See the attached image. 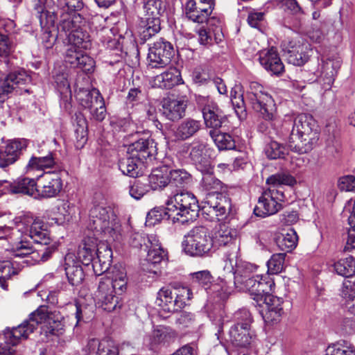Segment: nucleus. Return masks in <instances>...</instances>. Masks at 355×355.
<instances>
[{
	"label": "nucleus",
	"instance_id": "1",
	"mask_svg": "<svg viewBox=\"0 0 355 355\" xmlns=\"http://www.w3.org/2000/svg\"><path fill=\"white\" fill-rule=\"evenodd\" d=\"M40 324H42V333L46 336L62 334L63 323L55 319L53 314H49L46 307L40 306L30 315L28 320L12 329L6 330L5 336L7 343L14 346L21 340L27 339Z\"/></svg>",
	"mask_w": 355,
	"mask_h": 355
},
{
	"label": "nucleus",
	"instance_id": "2",
	"mask_svg": "<svg viewBox=\"0 0 355 355\" xmlns=\"http://www.w3.org/2000/svg\"><path fill=\"white\" fill-rule=\"evenodd\" d=\"M128 279L123 268H114L101 278L95 293L96 304L107 312L121 307L120 297L127 288Z\"/></svg>",
	"mask_w": 355,
	"mask_h": 355
},
{
	"label": "nucleus",
	"instance_id": "3",
	"mask_svg": "<svg viewBox=\"0 0 355 355\" xmlns=\"http://www.w3.org/2000/svg\"><path fill=\"white\" fill-rule=\"evenodd\" d=\"M99 202H94L89 211L90 220L94 228L100 232L107 241H119L121 238V224L113 209L107 205L101 195Z\"/></svg>",
	"mask_w": 355,
	"mask_h": 355
},
{
	"label": "nucleus",
	"instance_id": "4",
	"mask_svg": "<svg viewBox=\"0 0 355 355\" xmlns=\"http://www.w3.org/2000/svg\"><path fill=\"white\" fill-rule=\"evenodd\" d=\"M318 139L317 125L313 117L307 114L297 115L294 121L288 142L290 147L299 153L310 151Z\"/></svg>",
	"mask_w": 355,
	"mask_h": 355
},
{
	"label": "nucleus",
	"instance_id": "5",
	"mask_svg": "<svg viewBox=\"0 0 355 355\" xmlns=\"http://www.w3.org/2000/svg\"><path fill=\"white\" fill-rule=\"evenodd\" d=\"M198 204L196 198L189 192H181L171 198L166 207V214L173 222L184 223L198 216Z\"/></svg>",
	"mask_w": 355,
	"mask_h": 355
},
{
	"label": "nucleus",
	"instance_id": "6",
	"mask_svg": "<svg viewBox=\"0 0 355 355\" xmlns=\"http://www.w3.org/2000/svg\"><path fill=\"white\" fill-rule=\"evenodd\" d=\"M192 298L193 293L187 286L163 287L157 293L156 302L163 311L172 313L184 308Z\"/></svg>",
	"mask_w": 355,
	"mask_h": 355
},
{
	"label": "nucleus",
	"instance_id": "7",
	"mask_svg": "<svg viewBox=\"0 0 355 355\" xmlns=\"http://www.w3.org/2000/svg\"><path fill=\"white\" fill-rule=\"evenodd\" d=\"M184 252L191 257L209 256L214 249L213 239L209 230L204 226H198L191 230L182 241Z\"/></svg>",
	"mask_w": 355,
	"mask_h": 355
},
{
	"label": "nucleus",
	"instance_id": "8",
	"mask_svg": "<svg viewBox=\"0 0 355 355\" xmlns=\"http://www.w3.org/2000/svg\"><path fill=\"white\" fill-rule=\"evenodd\" d=\"M236 322L231 327L229 331L228 341L236 348H246L252 343L253 332L250 329L252 319L247 309H241L234 313Z\"/></svg>",
	"mask_w": 355,
	"mask_h": 355
},
{
	"label": "nucleus",
	"instance_id": "9",
	"mask_svg": "<svg viewBox=\"0 0 355 355\" xmlns=\"http://www.w3.org/2000/svg\"><path fill=\"white\" fill-rule=\"evenodd\" d=\"M37 247L32 250L30 242L26 240L25 237L16 238L13 248H10V252L14 257L27 258L24 261L27 263H30L28 258H31L35 263H40L47 261L56 249L55 244L44 245L42 243H37Z\"/></svg>",
	"mask_w": 355,
	"mask_h": 355
},
{
	"label": "nucleus",
	"instance_id": "10",
	"mask_svg": "<svg viewBox=\"0 0 355 355\" xmlns=\"http://www.w3.org/2000/svg\"><path fill=\"white\" fill-rule=\"evenodd\" d=\"M248 97L253 110L259 112L264 119L269 121L273 119L274 101L261 85L257 82L251 83Z\"/></svg>",
	"mask_w": 355,
	"mask_h": 355
},
{
	"label": "nucleus",
	"instance_id": "11",
	"mask_svg": "<svg viewBox=\"0 0 355 355\" xmlns=\"http://www.w3.org/2000/svg\"><path fill=\"white\" fill-rule=\"evenodd\" d=\"M214 7V0H189L185 6V15L189 20L195 23L208 22L210 25L220 24L219 19L209 18Z\"/></svg>",
	"mask_w": 355,
	"mask_h": 355
},
{
	"label": "nucleus",
	"instance_id": "12",
	"mask_svg": "<svg viewBox=\"0 0 355 355\" xmlns=\"http://www.w3.org/2000/svg\"><path fill=\"white\" fill-rule=\"evenodd\" d=\"M284 200V191H273L267 189L259 197L254 209V213L256 216L262 218L275 214L282 209V202Z\"/></svg>",
	"mask_w": 355,
	"mask_h": 355
},
{
	"label": "nucleus",
	"instance_id": "13",
	"mask_svg": "<svg viewBox=\"0 0 355 355\" xmlns=\"http://www.w3.org/2000/svg\"><path fill=\"white\" fill-rule=\"evenodd\" d=\"M340 65L341 60L338 55H332L327 58L322 57L321 62L318 64V69L314 71V74L324 90L331 88Z\"/></svg>",
	"mask_w": 355,
	"mask_h": 355
},
{
	"label": "nucleus",
	"instance_id": "14",
	"mask_svg": "<svg viewBox=\"0 0 355 355\" xmlns=\"http://www.w3.org/2000/svg\"><path fill=\"white\" fill-rule=\"evenodd\" d=\"M173 55L172 44L163 40L155 42L149 48L148 65L152 69L164 68L168 65Z\"/></svg>",
	"mask_w": 355,
	"mask_h": 355
},
{
	"label": "nucleus",
	"instance_id": "15",
	"mask_svg": "<svg viewBox=\"0 0 355 355\" xmlns=\"http://www.w3.org/2000/svg\"><path fill=\"white\" fill-rule=\"evenodd\" d=\"M30 80V77L24 71L9 73L0 85V103L4 102L13 92L19 94L28 92L26 85Z\"/></svg>",
	"mask_w": 355,
	"mask_h": 355
},
{
	"label": "nucleus",
	"instance_id": "16",
	"mask_svg": "<svg viewBox=\"0 0 355 355\" xmlns=\"http://www.w3.org/2000/svg\"><path fill=\"white\" fill-rule=\"evenodd\" d=\"M244 286L252 296L253 299L257 302L265 300V298L270 295V293L273 291L275 282L269 275H252V278L245 280Z\"/></svg>",
	"mask_w": 355,
	"mask_h": 355
},
{
	"label": "nucleus",
	"instance_id": "17",
	"mask_svg": "<svg viewBox=\"0 0 355 355\" xmlns=\"http://www.w3.org/2000/svg\"><path fill=\"white\" fill-rule=\"evenodd\" d=\"M284 46L288 54L289 62L294 65H302L309 60L311 51L310 44L300 36L295 35L286 42Z\"/></svg>",
	"mask_w": 355,
	"mask_h": 355
},
{
	"label": "nucleus",
	"instance_id": "18",
	"mask_svg": "<svg viewBox=\"0 0 355 355\" xmlns=\"http://www.w3.org/2000/svg\"><path fill=\"white\" fill-rule=\"evenodd\" d=\"M83 50L67 44L64 53V61L73 67L80 68L85 72H92L95 67V62L93 58L85 53Z\"/></svg>",
	"mask_w": 355,
	"mask_h": 355
},
{
	"label": "nucleus",
	"instance_id": "19",
	"mask_svg": "<svg viewBox=\"0 0 355 355\" xmlns=\"http://www.w3.org/2000/svg\"><path fill=\"white\" fill-rule=\"evenodd\" d=\"M31 222L27 215L19 216L14 218L9 222V225H0V239H6L9 240L11 248H13L15 239L22 238V232L27 230L26 226Z\"/></svg>",
	"mask_w": 355,
	"mask_h": 355
},
{
	"label": "nucleus",
	"instance_id": "20",
	"mask_svg": "<svg viewBox=\"0 0 355 355\" xmlns=\"http://www.w3.org/2000/svg\"><path fill=\"white\" fill-rule=\"evenodd\" d=\"M162 114L168 120L178 121L184 116L187 102L180 97L174 96L164 98L161 103Z\"/></svg>",
	"mask_w": 355,
	"mask_h": 355
},
{
	"label": "nucleus",
	"instance_id": "21",
	"mask_svg": "<svg viewBox=\"0 0 355 355\" xmlns=\"http://www.w3.org/2000/svg\"><path fill=\"white\" fill-rule=\"evenodd\" d=\"M61 27L64 31L69 32L67 44L85 50L91 47L92 43L89 34L82 28L76 27L72 20L70 19L64 20Z\"/></svg>",
	"mask_w": 355,
	"mask_h": 355
},
{
	"label": "nucleus",
	"instance_id": "22",
	"mask_svg": "<svg viewBox=\"0 0 355 355\" xmlns=\"http://www.w3.org/2000/svg\"><path fill=\"white\" fill-rule=\"evenodd\" d=\"M31 222L26 226L27 230L22 232L24 238H30L33 240L35 243H42L46 245L49 244H55L53 242L46 225L40 218L32 219L31 217L27 216Z\"/></svg>",
	"mask_w": 355,
	"mask_h": 355
},
{
	"label": "nucleus",
	"instance_id": "23",
	"mask_svg": "<svg viewBox=\"0 0 355 355\" xmlns=\"http://www.w3.org/2000/svg\"><path fill=\"white\" fill-rule=\"evenodd\" d=\"M205 204L204 209L213 211L218 220L225 218L232 207L230 199L220 193H209Z\"/></svg>",
	"mask_w": 355,
	"mask_h": 355
},
{
	"label": "nucleus",
	"instance_id": "24",
	"mask_svg": "<svg viewBox=\"0 0 355 355\" xmlns=\"http://www.w3.org/2000/svg\"><path fill=\"white\" fill-rule=\"evenodd\" d=\"M259 63L272 75L280 76L284 71V65L276 50L271 48L259 53Z\"/></svg>",
	"mask_w": 355,
	"mask_h": 355
},
{
	"label": "nucleus",
	"instance_id": "25",
	"mask_svg": "<svg viewBox=\"0 0 355 355\" xmlns=\"http://www.w3.org/2000/svg\"><path fill=\"white\" fill-rule=\"evenodd\" d=\"M95 256L92 268L96 275H101L108 270L112 262V252L107 243H97Z\"/></svg>",
	"mask_w": 355,
	"mask_h": 355
},
{
	"label": "nucleus",
	"instance_id": "26",
	"mask_svg": "<svg viewBox=\"0 0 355 355\" xmlns=\"http://www.w3.org/2000/svg\"><path fill=\"white\" fill-rule=\"evenodd\" d=\"M43 183L38 187L37 193L44 198L55 196L62 189V180L59 173L47 172L43 174Z\"/></svg>",
	"mask_w": 355,
	"mask_h": 355
},
{
	"label": "nucleus",
	"instance_id": "27",
	"mask_svg": "<svg viewBox=\"0 0 355 355\" xmlns=\"http://www.w3.org/2000/svg\"><path fill=\"white\" fill-rule=\"evenodd\" d=\"M182 83L180 72L175 67L169 68L166 71L154 76L150 81L153 87L166 89Z\"/></svg>",
	"mask_w": 355,
	"mask_h": 355
},
{
	"label": "nucleus",
	"instance_id": "28",
	"mask_svg": "<svg viewBox=\"0 0 355 355\" xmlns=\"http://www.w3.org/2000/svg\"><path fill=\"white\" fill-rule=\"evenodd\" d=\"M177 337V332L170 327L158 325L152 331L150 343L153 347L168 346L174 343Z\"/></svg>",
	"mask_w": 355,
	"mask_h": 355
},
{
	"label": "nucleus",
	"instance_id": "29",
	"mask_svg": "<svg viewBox=\"0 0 355 355\" xmlns=\"http://www.w3.org/2000/svg\"><path fill=\"white\" fill-rule=\"evenodd\" d=\"M265 310L263 318L266 323L273 324L279 322L283 313L282 301L277 297L268 295L265 298Z\"/></svg>",
	"mask_w": 355,
	"mask_h": 355
},
{
	"label": "nucleus",
	"instance_id": "30",
	"mask_svg": "<svg viewBox=\"0 0 355 355\" xmlns=\"http://www.w3.org/2000/svg\"><path fill=\"white\" fill-rule=\"evenodd\" d=\"M64 270L69 283L73 286L80 285L84 279V272L73 254H68L64 259Z\"/></svg>",
	"mask_w": 355,
	"mask_h": 355
},
{
	"label": "nucleus",
	"instance_id": "31",
	"mask_svg": "<svg viewBox=\"0 0 355 355\" xmlns=\"http://www.w3.org/2000/svg\"><path fill=\"white\" fill-rule=\"evenodd\" d=\"M202 115L205 124L211 130H217L223 123L221 110L214 102H209L202 108Z\"/></svg>",
	"mask_w": 355,
	"mask_h": 355
},
{
	"label": "nucleus",
	"instance_id": "32",
	"mask_svg": "<svg viewBox=\"0 0 355 355\" xmlns=\"http://www.w3.org/2000/svg\"><path fill=\"white\" fill-rule=\"evenodd\" d=\"M155 147L153 139L142 138L130 144L127 152L137 159L143 161L153 153Z\"/></svg>",
	"mask_w": 355,
	"mask_h": 355
},
{
	"label": "nucleus",
	"instance_id": "33",
	"mask_svg": "<svg viewBox=\"0 0 355 355\" xmlns=\"http://www.w3.org/2000/svg\"><path fill=\"white\" fill-rule=\"evenodd\" d=\"M211 236L213 239L214 248L226 246L235 241L237 232L225 224H220Z\"/></svg>",
	"mask_w": 355,
	"mask_h": 355
},
{
	"label": "nucleus",
	"instance_id": "34",
	"mask_svg": "<svg viewBox=\"0 0 355 355\" xmlns=\"http://www.w3.org/2000/svg\"><path fill=\"white\" fill-rule=\"evenodd\" d=\"M22 143L14 140L8 142L4 149L0 150V168H4L15 163L19 157Z\"/></svg>",
	"mask_w": 355,
	"mask_h": 355
},
{
	"label": "nucleus",
	"instance_id": "35",
	"mask_svg": "<svg viewBox=\"0 0 355 355\" xmlns=\"http://www.w3.org/2000/svg\"><path fill=\"white\" fill-rule=\"evenodd\" d=\"M200 128V121L187 118L177 126L174 136L178 140H186L195 135Z\"/></svg>",
	"mask_w": 355,
	"mask_h": 355
},
{
	"label": "nucleus",
	"instance_id": "36",
	"mask_svg": "<svg viewBox=\"0 0 355 355\" xmlns=\"http://www.w3.org/2000/svg\"><path fill=\"white\" fill-rule=\"evenodd\" d=\"M86 347L89 352H95L96 355H119L118 349L114 342L108 339H89Z\"/></svg>",
	"mask_w": 355,
	"mask_h": 355
},
{
	"label": "nucleus",
	"instance_id": "37",
	"mask_svg": "<svg viewBox=\"0 0 355 355\" xmlns=\"http://www.w3.org/2000/svg\"><path fill=\"white\" fill-rule=\"evenodd\" d=\"M189 157L198 170H205L211 165L209 157L206 153L205 146L203 144L193 142L189 146Z\"/></svg>",
	"mask_w": 355,
	"mask_h": 355
},
{
	"label": "nucleus",
	"instance_id": "38",
	"mask_svg": "<svg viewBox=\"0 0 355 355\" xmlns=\"http://www.w3.org/2000/svg\"><path fill=\"white\" fill-rule=\"evenodd\" d=\"M97 241L94 238H85L79 245L77 256L84 265L88 266L93 263L95 257Z\"/></svg>",
	"mask_w": 355,
	"mask_h": 355
},
{
	"label": "nucleus",
	"instance_id": "39",
	"mask_svg": "<svg viewBox=\"0 0 355 355\" xmlns=\"http://www.w3.org/2000/svg\"><path fill=\"white\" fill-rule=\"evenodd\" d=\"M170 169L166 166L153 169L148 176L149 187L153 190H160L170 183Z\"/></svg>",
	"mask_w": 355,
	"mask_h": 355
},
{
	"label": "nucleus",
	"instance_id": "40",
	"mask_svg": "<svg viewBox=\"0 0 355 355\" xmlns=\"http://www.w3.org/2000/svg\"><path fill=\"white\" fill-rule=\"evenodd\" d=\"M266 184L270 190L283 191V186L293 187L297 184V180L290 173L282 171L269 176Z\"/></svg>",
	"mask_w": 355,
	"mask_h": 355
},
{
	"label": "nucleus",
	"instance_id": "41",
	"mask_svg": "<svg viewBox=\"0 0 355 355\" xmlns=\"http://www.w3.org/2000/svg\"><path fill=\"white\" fill-rule=\"evenodd\" d=\"M9 191L12 193L35 196L37 193L38 186L33 178H19L12 183L9 184Z\"/></svg>",
	"mask_w": 355,
	"mask_h": 355
},
{
	"label": "nucleus",
	"instance_id": "42",
	"mask_svg": "<svg viewBox=\"0 0 355 355\" xmlns=\"http://www.w3.org/2000/svg\"><path fill=\"white\" fill-rule=\"evenodd\" d=\"M202 173L201 188L210 193H217L222 189V182L213 174V168L209 166L205 170H200Z\"/></svg>",
	"mask_w": 355,
	"mask_h": 355
},
{
	"label": "nucleus",
	"instance_id": "43",
	"mask_svg": "<svg viewBox=\"0 0 355 355\" xmlns=\"http://www.w3.org/2000/svg\"><path fill=\"white\" fill-rule=\"evenodd\" d=\"M76 98L81 105L87 109H93L97 102L104 101L100 92L95 88L91 90L80 89L76 94Z\"/></svg>",
	"mask_w": 355,
	"mask_h": 355
},
{
	"label": "nucleus",
	"instance_id": "44",
	"mask_svg": "<svg viewBox=\"0 0 355 355\" xmlns=\"http://www.w3.org/2000/svg\"><path fill=\"white\" fill-rule=\"evenodd\" d=\"M148 248L147 261L152 263L161 262L166 256L165 251L161 247L156 236L150 235L148 237V243H145Z\"/></svg>",
	"mask_w": 355,
	"mask_h": 355
},
{
	"label": "nucleus",
	"instance_id": "45",
	"mask_svg": "<svg viewBox=\"0 0 355 355\" xmlns=\"http://www.w3.org/2000/svg\"><path fill=\"white\" fill-rule=\"evenodd\" d=\"M230 98L235 112L239 117L245 116V104L243 99V87L240 84H236L232 88Z\"/></svg>",
	"mask_w": 355,
	"mask_h": 355
},
{
	"label": "nucleus",
	"instance_id": "46",
	"mask_svg": "<svg viewBox=\"0 0 355 355\" xmlns=\"http://www.w3.org/2000/svg\"><path fill=\"white\" fill-rule=\"evenodd\" d=\"M336 273L345 279L355 277V258L352 256L341 259L334 265Z\"/></svg>",
	"mask_w": 355,
	"mask_h": 355
},
{
	"label": "nucleus",
	"instance_id": "47",
	"mask_svg": "<svg viewBox=\"0 0 355 355\" xmlns=\"http://www.w3.org/2000/svg\"><path fill=\"white\" fill-rule=\"evenodd\" d=\"M257 267L250 263L239 261L236 264L234 276V284H244L246 279L252 278L251 275Z\"/></svg>",
	"mask_w": 355,
	"mask_h": 355
},
{
	"label": "nucleus",
	"instance_id": "48",
	"mask_svg": "<svg viewBox=\"0 0 355 355\" xmlns=\"http://www.w3.org/2000/svg\"><path fill=\"white\" fill-rule=\"evenodd\" d=\"M298 236L293 229H289L277 239V244L282 251L291 252L297 246Z\"/></svg>",
	"mask_w": 355,
	"mask_h": 355
},
{
	"label": "nucleus",
	"instance_id": "49",
	"mask_svg": "<svg viewBox=\"0 0 355 355\" xmlns=\"http://www.w3.org/2000/svg\"><path fill=\"white\" fill-rule=\"evenodd\" d=\"M164 10L165 7L161 0H148L144 5L145 19H160Z\"/></svg>",
	"mask_w": 355,
	"mask_h": 355
},
{
	"label": "nucleus",
	"instance_id": "50",
	"mask_svg": "<svg viewBox=\"0 0 355 355\" xmlns=\"http://www.w3.org/2000/svg\"><path fill=\"white\" fill-rule=\"evenodd\" d=\"M209 135L219 150H230L235 146L234 141L229 134L210 130Z\"/></svg>",
	"mask_w": 355,
	"mask_h": 355
},
{
	"label": "nucleus",
	"instance_id": "51",
	"mask_svg": "<svg viewBox=\"0 0 355 355\" xmlns=\"http://www.w3.org/2000/svg\"><path fill=\"white\" fill-rule=\"evenodd\" d=\"M325 355H355V348L348 342L340 340L329 345Z\"/></svg>",
	"mask_w": 355,
	"mask_h": 355
},
{
	"label": "nucleus",
	"instance_id": "52",
	"mask_svg": "<svg viewBox=\"0 0 355 355\" xmlns=\"http://www.w3.org/2000/svg\"><path fill=\"white\" fill-rule=\"evenodd\" d=\"M161 30L160 19H145V24L140 31L143 40H147Z\"/></svg>",
	"mask_w": 355,
	"mask_h": 355
},
{
	"label": "nucleus",
	"instance_id": "53",
	"mask_svg": "<svg viewBox=\"0 0 355 355\" xmlns=\"http://www.w3.org/2000/svg\"><path fill=\"white\" fill-rule=\"evenodd\" d=\"M265 153L270 159H283L288 153V150L284 145L272 141L266 146Z\"/></svg>",
	"mask_w": 355,
	"mask_h": 355
},
{
	"label": "nucleus",
	"instance_id": "54",
	"mask_svg": "<svg viewBox=\"0 0 355 355\" xmlns=\"http://www.w3.org/2000/svg\"><path fill=\"white\" fill-rule=\"evenodd\" d=\"M143 162L141 159H137V158L133 157L129 155V157L124 161L121 163L120 168L121 171L130 177H136L139 174L138 167Z\"/></svg>",
	"mask_w": 355,
	"mask_h": 355
},
{
	"label": "nucleus",
	"instance_id": "55",
	"mask_svg": "<svg viewBox=\"0 0 355 355\" xmlns=\"http://www.w3.org/2000/svg\"><path fill=\"white\" fill-rule=\"evenodd\" d=\"M55 164L54 159L51 154L45 157H32L27 166L28 169L44 170L52 167Z\"/></svg>",
	"mask_w": 355,
	"mask_h": 355
},
{
	"label": "nucleus",
	"instance_id": "56",
	"mask_svg": "<svg viewBox=\"0 0 355 355\" xmlns=\"http://www.w3.org/2000/svg\"><path fill=\"white\" fill-rule=\"evenodd\" d=\"M59 216L53 218L55 223L58 225H62L66 221H69L73 214V207L68 201H62L60 205L58 207Z\"/></svg>",
	"mask_w": 355,
	"mask_h": 355
},
{
	"label": "nucleus",
	"instance_id": "57",
	"mask_svg": "<svg viewBox=\"0 0 355 355\" xmlns=\"http://www.w3.org/2000/svg\"><path fill=\"white\" fill-rule=\"evenodd\" d=\"M285 253L273 254L267 262L268 271L270 274L280 273L284 269Z\"/></svg>",
	"mask_w": 355,
	"mask_h": 355
},
{
	"label": "nucleus",
	"instance_id": "58",
	"mask_svg": "<svg viewBox=\"0 0 355 355\" xmlns=\"http://www.w3.org/2000/svg\"><path fill=\"white\" fill-rule=\"evenodd\" d=\"M340 295L344 302L355 297V277L344 279L340 289Z\"/></svg>",
	"mask_w": 355,
	"mask_h": 355
},
{
	"label": "nucleus",
	"instance_id": "59",
	"mask_svg": "<svg viewBox=\"0 0 355 355\" xmlns=\"http://www.w3.org/2000/svg\"><path fill=\"white\" fill-rule=\"evenodd\" d=\"M169 178L170 183L178 187L187 184L191 180L190 174L183 169L170 170Z\"/></svg>",
	"mask_w": 355,
	"mask_h": 355
},
{
	"label": "nucleus",
	"instance_id": "60",
	"mask_svg": "<svg viewBox=\"0 0 355 355\" xmlns=\"http://www.w3.org/2000/svg\"><path fill=\"white\" fill-rule=\"evenodd\" d=\"M15 274H17V271L13 268L10 261L3 260L0 261V284L3 289H7V286L2 282L10 278L12 275Z\"/></svg>",
	"mask_w": 355,
	"mask_h": 355
},
{
	"label": "nucleus",
	"instance_id": "61",
	"mask_svg": "<svg viewBox=\"0 0 355 355\" xmlns=\"http://www.w3.org/2000/svg\"><path fill=\"white\" fill-rule=\"evenodd\" d=\"M192 280L202 286H207L211 284L212 276L209 270H201L191 274Z\"/></svg>",
	"mask_w": 355,
	"mask_h": 355
},
{
	"label": "nucleus",
	"instance_id": "62",
	"mask_svg": "<svg viewBox=\"0 0 355 355\" xmlns=\"http://www.w3.org/2000/svg\"><path fill=\"white\" fill-rule=\"evenodd\" d=\"M146 186L140 182H135L130 188V195L135 199H141L147 192Z\"/></svg>",
	"mask_w": 355,
	"mask_h": 355
},
{
	"label": "nucleus",
	"instance_id": "63",
	"mask_svg": "<svg viewBox=\"0 0 355 355\" xmlns=\"http://www.w3.org/2000/svg\"><path fill=\"white\" fill-rule=\"evenodd\" d=\"M338 187L343 191H355V178L353 175L342 177L338 181Z\"/></svg>",
	"mask_w": 355,
	"mask_h": 355
},
{
	"label": "nucleus",
	"instance_id": "64",
	"mask_svg": "<svg viewBox=\"0 0 355 355\" xmlns=\"http://www.w3.org/2000/svg\"><path fill=\"white\" fill-rule=\"evenodd\" d=\"M282 7L286 12L293 15L302 13V8L296 0H282Z\"/></svg>",
	"mask_w": 355,
	"mask_h": 355
}]
</instances>
